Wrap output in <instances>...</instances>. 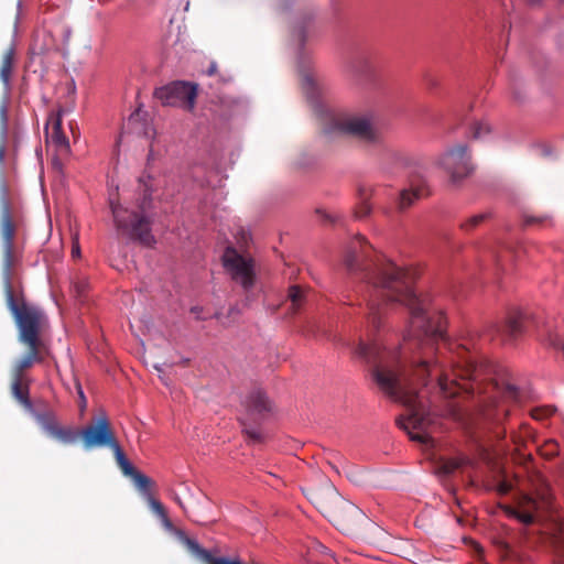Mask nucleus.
<instances>
[{"label":"nucleus","instance_id":"1","mask_svg":"<svg viewBox=\"0 0 564 564\" xmlns=\"http://www.w3.org/2000/svg\"><path fill=\"white\" fill-rule=\"evenodd\" d=\"M345 265L369 286L367 318L375 329H379L389 304H401L410 312L404 339L406 345L414 340L421 354L412 358L409 367L401 361L399 351L388 350L378 343L368 345L360 340L354 348V355L371 366L372 379L380 390L408 409V416L397 423L410 438L424 445L433 442L427 430L430 415L417 389L426 387L430 379L436 380L445 398L478 397L481 420L501 426L510 413L508 402L519 400L518 388L500 369L484 358L478 359L465 347H457L447 369L444 352L435 347L444 338L446 319L442 313L431 312L426 300L416 294L415 271L376 252L361 235L351 241Z\"/></svg>","mask_w":564,"mask_h":564},{"label":"nucleus","instance_id":"2","mask_svg":"<svg viewBox=\"0 0 564 564\" xmlns=\"http://www.w3.org/2000/svg\"><path fill=\"white\" fill-rule=\"evenodd\" d=\"M6 303L14 319L18 329V340L28 349L25 354L17 358L10 369V391L12 397L24 408L31 409L30 400L31 378L28 371L44 360L48 349L42 335L48 327V319L44 311L25 302L13 280L2 281Z\"/></svg>","mask_w":564,"mask_h":564},{"label":"nucleus","instance_id":"3","mask_svg":"<svg viewBox=\"0 0 564 564\" xmlns=\"http://www.w3.org/2000/svg\"><path fill=\"white\" fill-rule=\"evenodd\" d=\"M113 223L119 235L151 247L155 239L151 232L152 193L143 186L132 208L123 207L115 200H109Z\"/></svg>","mask_w":564,"mask_h":564},{"label":"nucleus","instance_id":"4","mask_svg":"<svg viewBox=\"0 0 564 564\" xmlns=\"http://www.w3.org/2000/svg\"><path fill=\"white\" fill-rule=\"evenodd\" d=\"M19 217L15 214L10 187L7 181L0 178V239H1V278L13 280L14 270L21 262V252L15 245L19 228Z\"/></svg>","mask_w":564,"mask_h":564},{"label":"nucleus","instance_id":"5","mask_svg":"<svg viewBox=\"0 0 564 564\" xmlns=\"http://www.w3.org/2000/svg\"><path fill=\"white\" fill-rule=\"evenodd\" d=\"M306 498L330 521L346 527L352 516L360 512L359 508L344 499L335 486L325 479L318 486L303 490Z\"/></svg>","mask_w":564,"mask_h":564},{"label":"nucleus","instance_id":"6","mask_svg":"<svg viewBox=\"0 0 564 564\" xmlns=\"http://www.w3.org/2000/svg\"><path fill=\"white\" fill-rule=\"evenodd\" d=\"M246 417L240 420L242 432L253 444L263 442V435L257 426L272 411V404L261 390L251 391L243 402Z\"/></svg>","mask_w":564,"mask_h":564},{"label":"nucleus","instance_id":"7","mask_svg":"<svg viewBox=\"0 0 564 564\" xmlns=\"http://www.w3.org/2000/svg\"><path fill=\"white\" fill-rule=\"evenodd\" d=\"M440 166L448 174L452 184H459L474 172L470 150L466 144H457L446 150L438 160Z\"/></svg>","mask_w":564,"mask_h":564},{"label":"nucleus","instance_id":"8","mask_svg":"<svg viewBox=\"0 0 564 564\" xmlns=\"http://www.w3.org/2000/svg\"><path fill=\"white\" fill-rule=\"evenodd\" d=\"M223 264L231 279L249 293L256 284L254 262L245 258L236 249L228 247L223 256Z\"/></svg>","mask_w":564,"mask_h":564},{"label":"nucleus","instance_id":"9","mask_svg":"<svg viewBox=\"0 0 564 564\" xmlns=\"http://www.w3.org/2000/svg\"><path fill=\"white\" fill-rule=\"evenodd\" d=\"M334 129L336 132L349 135L366 145L381 143V134L375 128L369 118L365 116H348L338 119Z\"/></svg>","mask_w":564,"mask_h":564},{"label":"nucleus","instance_id":"10","mask_svg":"<svg viewBox=\"0 0 564 564\" xmlns=\"http://www.w3.org/2000/svg\"><path fill=\"white\" fill-rule=\"evenodd\" d=\"M85 449L95 447H111L117 438L106 414H100L94 422L80 432Z\"/></svg>","mask_w":564,"mask_h":564},{"label":"nucleus","instance_id":"11","mask_svg":"<svg viewBox=\"0 0 564 564\" xmlns=\"http://www.w3.org/2000/svg\"><path fill=\"white\" fill-rule=\"evenodd\" d=\"M154 96L165 106L184 104L188 110H192L195 105L197 88L186 82H174L155 89Z\"/></svg>","mask_w":564,"mask_h":564},{"label":"nucleus","instance_id":"12","mask_svg":"<svg viewBox=\"0 0 564 564\" xmlns=\"http://www.w3.org/2000/svg\"><path fill=\"white\" fill-rule=\"evenodd\" d=\"M349 78L358 86H369L376 80V65L371 54L361 52L351 57L347 66Z\"/></svg>","mask_w":564,"mask_h":564},{"label":"nucleus","instance_id":"13","mask_svg":"<svg viewBox=\"0 0 564 564\" xmlns=\"http://www.w3.org/2000/svg\"><path fill=\"white\" fill-rule=\"evenodd\" d=\"M524 328V317L521 313L510 314L503 322L496 324L490 329L491 339L498 338L501 343L516 340Z\"/></svg>","mask_w":564,"mask_h":564},{"label":"nucleus","instance_id":"14","mask_svg":"<svg viewBox=\"0 0 564 564\" xmlns=\"http://www.w3.org/2000/svg\"><path fill=\"white\" fill-rule=\"evenodd\" d=\"M430 189L425 180L421 176H413L410 180L409 188L401 191L398 202L400 210L412 206L415 200L429 196Z\"/></svg>","mask_w":564,"mask_h":564},{"label":"nucleus","instance_id":"15","mask_svg":"<svg viewBox=\"0 0 564 564\" xmlns=\"http://www.w3.org/2000/svg\"><path fill=\"white\" fill-rule=\"evenodd\" d=\"M181 541L186 546L189 553H192L194 556L199 558L205 564H243L238 560L214 556L209 551L202 547L197 541L188 538L185 534L181 535Z\"/></svg>","mask_w":564,"mask_h":564},{"label":"nucleus","instance_id":"16","mask_svg":"<svg viewBox=\"0 0 564 564\" xmlns=\"http://www.w3.org/2000/svg\"><path fill=\"white\" fill-rule=\"evenodd\" d=\"M14 64H15V48L13 45H11L3 52L2 58H1V64H0V79H1L6 90H8L10 88V80H11Z\"/></svg>","mask_w":564,"mask_h":564},{"label":"nucleus","instance_id":"17","mask_svg":"<svg viewBox=\"0 0 564 564\" xmlns=\"http://www.w3.org/2000/svg\"><path fill=\"white\" fill-rule=\"evenodd\" d=\"M551 543L556 564H564V523L561 522L554 525Z\"/></svg>","mask_w":564,"mask_h":564},{"label":"nucleus","instance_id":"18","mask_svg":"<svg viewBox=\"0 0 564 564\" xmlns=\"http://www.w3.org/2000/svg\"><path fill=\"white\" fill-rule=\"evenodd\" d=\"M51 139L53 143L57 147L58 152L61 154H66L69 151V141L67 137L62 131V121L61 118L57 117L52 121V132Z\"/></svg>","mask_w":564,"mask_h":564},{"label":"nucleus","instance_id":"19","mask_svg":"<svg viewBox=\"0 0 564 564\" xmlns=\"http://www.w3.org/2000/svg\"><path fill=\"white\" fill-rule=\"evenodd\" d=\"M53 438L57 440L62 444L70 445L77 442L80 436V432H77L70 426L57 425L55 430L50 434Z\"/></svg>","mask_w":564,"mask_h":564},{"label":"nucleus","instance_id":"20","mask_svg":"<svg viewBox=\"0 0 564 564\" xmlns=\"http://www.w3.org/2000/svg\"><path fill=\"white\" fill-rule=\"evenodd\" d=\"M34 419L37 424L42 427V430L48 435L55 430V427L59 424L56 417V414L52 410H45L42 412H34Z\"/></svg>","mask_w":564,"mask_h":564},{"label":"nucleus","instance_id":"21","mask_svg":"<svg viewBox=\"0 0 564 564\" xmlns=\"http://www.w3.org/2000/svg\"><path fill=\"white\" fill-rule=\"evenodd\" d=\"M542 340L547 347L564 356V337L557 332L547 329L545 335H542Z\"/></svg>","mask_w":564,"mask_h":564},{"label":"nucleus","instance_id":"22","mask_svg":"<svg viewBox=\"0 0 564 564\" xmlns=\"http://www.w3.org/2000/svg\"><path fill=\"white\" fill-rule=\"evenodd\" d=\"M110 449L112 451V453L115 455V458H116V462H117L118 466L120 467L121 471L126 476L128 474H131L133 471L134 467L131 465V463L126 457V455H124L120 444L118 443V441L112 444Z\"/></svg>","mask_w":564,"mask_h":564},{"label":"nucleus","instance_id":"23","mask_svg":"<svg viewBox=\"0 0 564 564\" xmlns=\"http://www.w3.org/2000/svg\"><path fill=\"white\" fill-rule=\"evenodd\" d=\"M288 299L291 302L293 313H296L305 300V292L299 285H292L289 289Z\"/></svg>","mask_w":564,"mask_h":564},{"label":"nucleus","instance_id":"24","mask_svg":"<svg viewBox=\"0 0 564 564\" xmlns=\"http://www.w3.org/2000/svg\"><path fill=\"white\" fill-rule=\"evenodd\" d=\"M539 454L545 459H552L560 453L558 443L553 440H546L543 444L536 446Z\"/></svg>","mask_w":564,"mask_h":564},{"label":"nucleus","instance_id":"25","mask_svg":"<svg viewBox=\"0 0 564 564\" xmlns=\"http://www.w3.org/2000/svg\"><path fill=\"white\" fill-rule=\"evenodd\" d=\"M463 465L460 458H448L441 462L438 465V473L444 476H449L455 473Z\"/></svg>","mask_w":564,"mask_h":564},{"label":"nucleus","instance_id":"26","mask_svg":"<svg viewBox=\"0 0 564 564\" xmlns=\"http://www.w3.org/2000/svg\"><path fill=\"white\" fill-rule=\"evenodd\" d=\"M127 476L131 477L134 481V485L144 492H148L150 489V486L152 484V480L145 476L144 474L140 473L135 468H133V471L131 474H128Z\"/></svg>","mask_w":564,"mask_h":564},{"label":"nucleus","instance_id":"27","mask_svg":"<svg viewBox=\"0 0 564 564\" xmlns=\"http://www.w3.org/2000/svg\"><path fill=\"white\" fill-rule=\"evenodd\" d=\"M490 215L488 213L474 215L470 218L466 219L464 223L460 224V228L469 232L474 230L476 227H478L481 223H484Z\"/></svg>","mask_w":564,"mask_h":564},{"label":"nucleus","instance_id":"28","mask_svg":"<svg viewBox=\"0 0 564 564\" xmlns=\"http://www.w3.org/2000/svg\"><path fill=\"white\" fill-rule=\"evenodd\" d=\"M384 158L387 161H391L398 165H406L409 162V159L404 154L391 149L384 150Z\"/></svg>","mask_w":564,"mask_h":564},{"label":"nucleus","instance_id":"29","mask_svg":"<svg viewBox=\"0 0 564 564\" xmlns=\"http://www.w3.org/2000/svg\"><path fill=\"white\" fill-rule=\"evenodd\" d=\"M523 90V84L519 79H513L511 83V91L512 97L517 102H522L525 99V94Z\"/></svg>","mask_w":564,"mask_h":564},{"label":"nucleus","instance_id":"30","mask_svg":"<svg viewBox=\"0 0 564 564\" xmlns=\"http://www.w3.org/2000/svg\"><path fill=\"white\" fill-rule=\"evenodd\" d=\"M555 412V408L554 406H544V408H536L534 410H532V417L534 420H544L551 415H553V413Z\"/></svg>","mask_w":564,"mask_h":564},{"label":"nucleus","instance_id":"31","mask_svg":"<svg viewBox=\"0 0 564 564\" xmlns=\"http://www.w3.org/2000/svg\"><path fill=\"white\" fill-rule=\"evenodd\" d=\"M371 213L370 204L364 199L355 209L354 216L356 219H364Z\"/></svg>","mask_w":564,"mask_h":564},{"label":"nucleus","instance_id":"32","mask_svg":"<svg viewBox=\"0 0 564 564\" xmlns=\"http://www.w3.org/2000/svg\"><path fill=\"white\" fill-rule=\"evenodd\" d=\"M490 132V127L486 122H475L473 126L474 139H480L482 135Z\"/></svg>","mask_w":564,"mask_h":564},{"label":"nucleus","instance_id":"33","mask_svg":"<svg viewBox=\"0 0 564 564\" xmlns=\"http://www.w3.org/2000/svg\"><path fill=\"white\" fill-rule=\"evenodd\" d=\"M536 495L543 503L550 502V492L547 485L544 482V480H541L540 487L536 488Z\"/></svg>","mask_w":564,"mask_h":564},{"label":"nucleus","instance_id":"34","mask_svg":"<svg viewBox=\"0 0 564 564\" xmlns=\"http://www.w3.org/2000/svg\"><path fill=\"white\" fill-rule=\"evenodd\" d=\"M0 122H1L2 134H4L6 130H7V122H8V104L6 100H3L0 104Z\"/></svg>","mask_w":564,"mask_h":564},{"label":"nucleus","instance_id":"35","mask_svg":"<svg viewBox=\"0 0 564 564\" xmlns=\"http://www.w3.org/2000/svg\"><path fill=\"white\" fill-rule=\"evenodd\" d=\"M151 506H152L153 510L160 517H162L164 519L166 525H170V521H169V519L166 517L165 509H164L163 505L160 501L155 500V499H151Z\"/></svg>","mask_w":564,"mask_h":564},{"label":"nucleus","instance_id":"36","mask_svg":"<svg viewBox=\"0 0 564 564\" xmlns=\"http://www.w3.org/2000/svg\"><path fill=\"white\" fill-rule=\"evenodd\" d=\"M314 79L310 75H304L302 79V87L307 95H313L314 91Z\"/></svg>","mask_w":564,"mask_h":564},{"label":"nucleus","instance_id":"37","mask_svg":"<svg viewBox=\"0 0 564 564\" xmlns=\"http://www.w3.org/2000/svg\"><path fill=\"white\" fill-rule=\"evenodd\" d=\"M517 517L521 522L525 524H530L534 521V514L530 511L519 512Z\"/></svg>","mask_w":564,"mask_h":564},{"label":"nucleus","instance_id":"38","mask_svg":"<svg viewBox=\"0 0 564 564\" xmlns=\"http://www.w3.org/2000/svg\"><path fill=\"white\" fill-rule=\"evenodd\" d=\"M76 389H77V394H78V398H79V406L82 410H85L86 406H87V400H86V397H85V393L82 389V386L80 383H76Z\"/></svg>","mask_w":564,"mask_h":564},{"label":"nucleus","instance_id":"39","mask_svg":"<svg viewBox=\"0 0 564 564\" xmlns=\"http://www.w3.org/2000/svg\"><path fill=\"white\" fill-rule=\"evenodd\" d=\"M499 549L501 550V552H503L505 557L508 556L510 547L506 542H499Z\"/></svg>","mask_w":564,"mask_h":564},{"label":"nucleus","instance_id":"40","mask_svg":"<svg viewBox=\"0 0 564 564\" xmlns=\"http://www.w3.org/2000/svg\"><path fill=\"white\" fill-rule=\"evenodd\" d=\"M543 219H544V218H539V217L528 216V217H525V223H527V224L541 223V221H543Z\"/></svg>","mask_w":564,"mask_h":564},{"label":"nucleus","instance_id":"41","mask_svg":"<svg viewBox=\"0 0 564 564\" xmlns=\"http://www.w3.org/2000/svg\"><path fill=\"white\" fill-rule=\"evenodd\" d=\"M4 154H6V144H4V142L2 141V142L0 143V164H2V163H3Z\"/></svg>","mask_w":564,"mask_h":564},{"label":"nucleus","instance_id":"42","mask_svg":"<svg viewBox=\"0 0 564 564\" xmlns=\"http://www.w3.org/2000/svg\"><path fill=\"white\" fill-rule=\"evenodd\" d=\"M216 72H217V65H216V63L213 62V63H210V65H209V67L207 69V74L209 76H212V75H215Z\"/></svg>","mask_w":564,"mask_h":564},{"label":"nucleus","instance_id":"43","mask_svg":"<svg viewBox=\"0 0 564 564\" xmlns=\"http://www.w3.org/2000/svg\"><path fill=\"white\" fill-rule=\"evenodd\" d=\"M191 312L196 316L197 319H203V317H200V312H202V307H198V306H195V307H192Z\"/></svg>","mask_w":564,"mask_h":564},{"label":"nucleus","instance_id":"44","mask_svg":"<svg viewBox=\"0 0 564 564\" xmlns=\"http://www.w3.org/2000/svg\"><path fill=\"white\" fill-rule=\"evenodd\" d=\"M72 253L74 257L79 256V246L78 245L73 247Z\"/></svg>","mask_w":564,"mask_h":564},{"label":"nucleus","instance_id":"45","mask_svg":"<svg viewBox=\"0 0 564 564\" xmlns=\"http://www.w3.org/2000/svg\"><path fill=\"white\" fill-rule=\"evenodd\" d=\"M505 434H506L505 430L496 432V435L499 436V437H505Z\"/></svg>","mask_w":564,"mask_h":564},{"label":"nucleus","instance_id":"46","mask_svg":"<svg viewBox=\"0 0 564 564\" xmlns=\"http://www.w3.org/2000/svg\"><path fill=\"white\" fill-rule=\"evenodd\" d=\"M299 36H300V42H301V44H303V43H304V40H305V36H304L303 31H301V32H300Z\"/></svg>","mask_w":564,"mask_h":564},{"label":"nucleus","instance_id":"47","mask_svg":"<svg viewBox=\"0 0 564 564\" xmlns=\"http://www.w3.org/2000/svg\"><path fill=\"white\" fill-rule=\"evenodd\" d=\"M509 490V487L507 485H501V491L507 492Z\"/></svg>","mask_w":564,"mask_h":564},{"label":"nucleus","instance_id":"48","mask_svg":"<svg viewBox=\"0 0 564 564\" xmlns=\"http://www.w3.org/2000/svg\"><path fill=\"white\" fill-rule=\"evenodd\" d=\"M529 503L532 506V508L536 509V501L535 500H532L530 499Z\"/></svg>","mask_w":564,"mask_h":564},{"label":"nucleus","instance_id":"49","mask_svg":"<svg viewBox=\"0 0 564 564\" xmlns=\"http://www.w3.org/2000/svg\"><path fill=\"white\" fill-rule=\"evenodd\" d=\"M314 17H315V13L313 11H311L307 15V20H313Z\"/></svg>","mask_w":564,"mask_h":564},{"label":"nucleus","instance_id":"50","mask_svg":"<svg viewBox=\"0 0 564 564\" xmlns=\"http://www.w3.org/2000/svg\"><path fill=\"white\" fill-rule=\"evenodd\" d=\"M77 288H78V292L82 293L83 289H84V285H77Z\"/></svg>","mask_w":564,"mask_h":564},{"label":"nucleus","instance_id":"51","mask_svg":"<svg viewBox=\"0 0 564 564\" xmlns=\"http://www.w3.org/2000/svg\"><path fill=\"white\" fill-rule=\"evenodd\" d=\"M239 102H240V101H239L238 99H235V100H234V104H235V105H238Z\"/></svg>","mask_w":564,"mask_h":564}]
</instances>
